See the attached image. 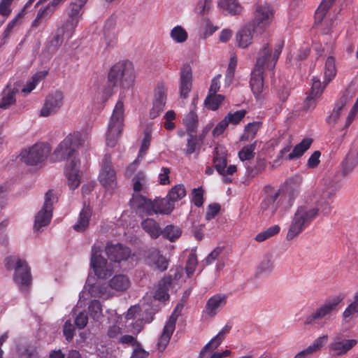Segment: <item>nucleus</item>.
<instances>
[{
	"instance_id": "obj_1",
	"label": "nucleus",
	"mask_w": 358,
	"mask_h": 358,
	"mask_svg": "<svg viewBox=\"0 0 358 358\" xmlns=\"http://www.w3.org/2000/svg\"><path fill=\"white\" fill-rule=\"evenodd\" d=\"M340 187L341 183L336 173L327 174L322 185L308 192L304 204L298 207L289 225L287 239L292 240L301 234L318 215L320 210L324 215H328L331 211L333 198Z\"/></svg>"
},
{
	"instance_id": "obj_2",
	"label": "nucleus",
	"mask_w": 358,
	"mask_h": 358,
	"mask_svg": "<svg viewBox=\"0 0 358 358\" xmlns=\"http://www.w3.org/2000/svg\"><path fill=\"white\" fill-rule=\"evenodd\" d=\"M282 46L283 43H282L277 46L273 52H271L268 43H266L259 52L255 67L252 72L250 82L251 90L255 96L260 94L262 92L264 87V71L265 69L273 70L282 52Z\"/></svg>"
},
{
	"instance_id": "obj_3",
	"label": "nucleus",
	"mask_w": 358,
	"mask_h": 358,
	"mask_svg": "<svg viewBox=\"0 0 358 358\" xmlns=\"http://www.w3.org/2000/svg\"><path fill=\"white\" fill-rule=\"evenodd\" d=\"M135 79L134 68L129 62H119L113 65L108 75L107 90L113 87H129Z\"/></svg>"
},
{
	"instance_id": "obj_4",
	"label": "nucleus",
	"mask_w": 358,
	"mask_h": 358,
	"mask_svg": "<svg viewBox=\"0 0 358 358\" xmlns=\"http://www.w3.org/2000/svg\"><path fill=\"white\" fill-rule=\"evenodd\" d=\"M5 266L8 270L15 269L14 280L22 292H27L31 285L32 276L30 267L25 260L13 256L5 259Z\"/></svg>"
},
{
	"instance_id": "obj_5",
	"label": "nucleus",
	"mask_w": 358,
	"mask_h": 358,
	"mask_svg": "<svg viewBox=\"0 0 358 358\" xmlns=\"http://www.w3.org/2000/svg\"><path fill=\"white\" fill-rule=\"evenodd\" d=\"M85 136L80 133L68 135L57 147L54 155L57 161L76 159V153L78 148L85 145Z\"/></svg>"
},
{
	"instance_id": "obj_6",
	"label": "nucleus",
	"mask_w": 358,
	"mask_h": 358,
	"mask_svg": "<svg viewBox=\"0 0 358 358\" xmlns=\"http://www.w3.org/2000/svg\"><path fill=\"white\" fill-rule=\"evenodd\" d=\"M123 122L124 105L121 101H118L108 123L106 134V145L108 146L113 148L117 144V140L123 129Z\"/></svg>"
},
{
	"instance_id": "obj_7",
	"label": "nucleus",
	"mask_w": 358,
	"mask_h": 358,
	"mask_svg": "<svg viewBox=\"0 0 358 358\" xmlns=\"http://www.w3.org/2000/svg\"><path fill=\"white\" fill-rule=\"evenodd\" d=\"M281 189L267 185L264 189V198L260 204L259 213L266 217H271L276 213L280 201Z\"/></svg>"
},
{
	"instance_id": "obj_8",
	"label": "nucleus",
	"mask_w": 358,
	"mask_h": 358,
	"mask_svg": "<svg viewBox=\"0 0 358 358\" xmlns=\"http://www.w3.org/2000/svg\"><path fill=\"white\" fill-rule=\"evenodd\" d=\"M50 152L48 144L38 143L28 150L22 151L20 160L27 165L34 166L43 162Z\"/></svg>"
},
{
	"instance_id": "obj_9",
	"label": "nucleus",
	"mask_w": 358,
	"mask_h": 358,
	"mask_svg": "<svg viewBox=\"0 0 358 358\" xmlns=\"http://www.w3.org/2000/svg\"><path fill=\"white\" fill-rule=\"evenodd\" d=\"M213 165L216 171L223 176V180L225 183L231 182V179L228 176L233 175L236 171V166L230 165L227 168V154L224 148L217 146L215 148Z\"/></svg>"
},
{
	"instance_id": "obj_10",
	"label": "nucleus",
	"mask_w": 358,
	"mask_h": 358,
	"mask_svg": "<svg viewBox=\"0 0 358 358\" xmlns=\"http://www.w3.org/2000/svg\"><path fill=\"white\" fill-rule=\"evenodd\" d=\"M101 252L100 247L95 245L92 246L90 265L96 275L99 278L104 279L112 274L113 268L112 264L101 256Z\"/></svg>"
},
{
	"instance_id": "obj_11",
	"label": "nucleus",
	"mask_w": 358,
	"mask_h": 358,
	"mask_svg": "<svg viewBox=\"0 0 358 358\" xmlns=\"http://www.w3.org/2000/svg\"><path fill=\"white\" fill-rule=\"evenodd\" d=\"M57 200L52 190H48L45 195V202L40 211L35 216L34 229L39 231L49 224L52 216V206Z\"/></svg>"
},
{
	"instance_id": "obj_12",
	"label": "nucleus",
	"mask_w": 358,
	"mask_h": 358,
	"mask_svg": "<svg viewBox=\"0 0 358 358\" xmlns=\"http://www.w3.org/2000/svg\"><path fill=\"white\" fill-rule=\"evenodd\" d=\"M183 307V303H178L171 315L170 316L169 320L166 323L163 331L160 337L159 338L157 344V349L159 352H163L166 349L167 345L169 344L173 332L175 330L176 323L178 317L180 315V312L182 311Z\"/></svg>"
},
{
	"instance_id": "obj_13",
	"label": "nucleus",
	"mask_w": 358,
	"mask_h": 358,
	"mask_svg": "<svg viewBox=\"0 0 358 358\" xmlns=\"http://www.w3.org/2000/svg\"><path fill=\"white\" fill-rule=\"evenodd\" d=\"M342 300L343 297L340 296H336L326 300L315 312L306 317L304 325H312L316 320L325 318L331 312L336 310L337 306Z\"/></svg>"
},
{
	"instance_id": "obj_14",
	"label": "nucleus",
	"mask_w": 358,
	"mask_h": 358,
	"mask_svg": "<svg viewBox=\"0 0 358 358\" xmlns=\"http://www.w3.org/2000/svg\"><path fill=\"white\" fill-rule=\"evenodd\" d=\"M100 183L106 188H113L116 185V173L112 166L110 155H105L99 176Z\"/></svg>"
},
{
	"instance_id": "obj_15",
	"label": "nucleus",
	"mask_w": 358,
	"mask_h": 358,
	"mask_svg": "<svg viewBox=\"0 0 358 358\" xmlns=\"http://www.w3.org/2000/svg\"><path fill=\"white\" fill-rule=\"evenodd\" d=\"M64 100L63 93L60 91L49 94L44 101L43 108L41 110L40 115L48 117L55 114L62 106Z\"/></svg>"
},
{
	"instance_id": "obj_16",
	"label": "nucleus",
	"mask_w": 358,
	"mask_h": 358,
	"mask_svg": "<svg viewBox=\"0 0 358 358\" xmlns=\"http://www.w3.org/2000/svg\"><path fill=\"white\" fill-rule=\"evenodd\" d=\"M273 17V10L268 4H258L255 13V20L251 23L259 29L260 33H262L271 22Z\"/></svg>"
},
{
	"instance_id": "obj_17",
	"label": "nucleus",
	"mask_w": 358,
	"mask_h": 358,
	"mask_svg": "<svg viewBox=\"0 0 358 358\" xmlns=\"http://www.w3.org/2000/svg\"><path fill=\"white\" fill-rule=\"evenodd\" d=\"M131 206L141 217L152 215L155 213V202L139 194H134L130 201Z\"/></svg>"
},
{
	"instance_id": "obj_18",
	"label": "nucleus",
	"mask_w": 358,
	"mask_h": 358,
	"mask_svg": "<svg viewBox=\"0 0 358 358\" xmlns=\"http://www.w3.org/2000/svg\"><path fill=\"white\" fill-rule=\"evenodd\" d=\"M357 343L356 339H345L344 336L338 333L329 344V350L334 352V356H342L345 355Z\"/></svg>"
},
{
	"instance_id": "obj_19",
	"label": "nucleus",
	"mask_w": 358,
	"mask_h": 358,
	"mask_svg": "<svg viewBox=\"0 0 358 358\" xmlns=\"http://www.w3.org/2000/svg\"><path fill=\"white\" fill-rule=\"evenodd\" d=\"M192 69L189 64H183L180 69V95L187 99L192 87Z\"/></svg>"
},
{
	"instance_id": "obj_20",
	"label": "nucleus",
	"mask_w": 358,
	"mask_h": 358,
	"mask_svg": "<svg viewBox=\"0 0 358 358\" xmlns=\"http://www.w3.org/2000/svg\"><path fill=\"white\" fill-rule=\"evenodd\" d=\"M105 250L108 259L115 262L127 261L131 256L129 248L120 243H108Z\"/></svg>"
},
{
	"instance_id": "obj_21",
	"label": "nucleus",
	"mask_w": 358,
	"mask_h": 358,
	"mask_svg": "<svg viewBox=\"0 0 358 358\" xmlns=\"http://www.w3.org/2000/svg\"><path fill=\"white\" fill-rule=\"evenodd\" d=\"M166 100V89L163 83H159L157 85L153 100V106L150 112V116L154 119L159 116L164 110Z\"/></svg>"
},
{
	"instance_id": "obj_22",
	"label": "nucleus",
	"mask_w": 358,
	"mask_h": 358,
	"mask_svg": "<svg viewBox=\"0 0 358 358\" xmlns=\"http://www.w3.org/2000/svg\"><path fill=\"white\" fill-rule=\"evenodd\" d=\"M258 28L255 24L249 22L236 34V41L239 47L245 48L248 47L252 42V33L257 31Z\"/></svg>"
},
{
	"instance_id": "obj_23",
	"label": "nucleus",
	"mask_w": 358,
	"mask_h": 358,
	"mask_svg": "<svg viewBox=\"0 0 358 358\" xmlns=\"http://www.w3.org/2000/svg\"><path fill=\"white\" fill-rule=\"evenodd\" d=\"M78 164L79 161L75 159L69 161L66 164V172L68 178L69 186L71 189L77 188L80 183L78 169Z\"/></svg>"
},
{
	"instance_id": "obj_24",
	"label": "nucleus",
	"mask_w": 358,
	"mask_h": 358,
	"mask_svg": "<svg viewBox=\"0 0 358 358\" xmlns=\"http://www.w3.org/2000/svg\"><path fill=\"white\" fill-rule=\"evenodd\" d=\"M299 194L298 185L293 179L287 181L285 189H281V195L280 196L282 202L287 201V206L290 207L292 206L295 199Z\"/></svg>"
},
{
	"instance_id": "obj_25",
	"label": "nucleus",
	"mask_w": 358,
	"mask_h": 358,
	"mask_svg": "<svg viewBox=\"0 0 358 358\" xmlns=\"http://www.w3.org/2000/svg\"><path fill=\"white\" fill-rule=\"evenodd\" d=\"M327 335H323L317 338L314 341L313 344L298 352L294 358H310L313 354L321 350L322 347L327 343Z\"/></svg>"
},
{
	"instance_id": "obj_26",
	"label": "nucleus",
	"mask_w": 358,
	"mask_h": 358,
	"mask_svg": "<svg viewBox=\"0 0 358 358\" xmlns=\"http://www.w3.org/2000/svg\"><path fill=\"white\" fill-rule=\"evenodd\" d=\"M227 295L217 294L210 297L206 305V312L210 316H215L217 311L227 303Z\"/></svg>"
},
{
	"instance_id": "obj_27",
	"label": "nucleus",
	"mask_w": 358,
	"mask_h": 358,
	"mask_svg": "<svg viewBox=\"0 0 358 358\" xmlns=\"http://www.w3.org/2000/svg\"><path fill=\"white\" fill-rule=\"evenodd\" d=\"M358 165V148L351 149L342 162V175L347 176Z\"/></svg>"
},
{
	"instance_id": "obj_28",
	"label": "nucleus",
	"mask_w": 358,
	"mask_h": 358,
	"mask_svg": "<svg viewBox=\"0 0 358 358\" xmlns=\"http://www.w3.org/2000/svg\"><path fill=\"white\" fill-rule=\"evenodd\" d=\"M148 264L154 265L161 272L166 271L169 260L164 257L159 250H153L148 256Z\"/></svg>"
},
{
	"instance_id": "obj_29",
	"label": "nucleus",
	"mask_w": 358,
	"mask_h": 358,
	"mask_svg": "<svg viewBox=\"0 0 358 358\" xmlns=\"http://www.w3.org/2000/svg\"><path fill=\"white\" fill-rule=\"evenodd\" d=\"M323 90L321 82L319 79L313 78L310 92L304 102V109L308 110L315 105V98L319 96Z\"/></svg>"
},
{
	"instance_id": "obj_30",
	"label": "nucleus",
	"mask_w": 358,
	"mask_h": 358,
	"mask_svg": "<svg viewBox=\"0 0 358 358\" xmlns=\"http://www.w3.org/2000/svg\"><path fill=\"white\" fill-rule=\"evenodd\" d=\"M92 215V210L89 206L84 204L83 208L79 214L77 222L73 228L77 232H83L89 225V220Z\"/></svg>"
},
{
	"instance_id": "obj_31",
	"label": "nucleus",
	"mask_w": 358,
	"mask_h": 358,
	"mask_svg": "<svg viewBox=\"0 0 358 358\" xmlns=\"http://www.w3.org/2000/svg\"><path fill=\"white\" fill-rule=\"evenodd\" d=\"M352 98L350 95V92L346 91L345 93L341 97L339 101L336 103V106L331 113L327 117V122L329 124H334L338 119L341 112L347 102Z\"/></svg>"
},
{
	"instance_id": "obj_32",
	"label": "nucleus",
	"mask_w": 358,
	"mask_h": 358,
	"mask_svg": "<svg viewBox=\"0 0 358 358\" xmlns=\"http://www.w3.org/2000/svg\"><path fill=\"white\" fill-rule=\"evenodd\" d=\"M171 283L172 277L171 275L164 277L159 283L158 288L155 294V299L162 301L169 299V295L168 291Z\"/></svg>"
},
{
	"instance_id": "obj_33",
	"label": "nucleus",
	"mask_w": 358,
	"mask_h": 358,
	"mask_svg": "<svg viewBox=\"0 0 358 358\" xmlns=\"http://www.w3.org/2000/svg\"><path fill=\"white\" fill-rule=\"evenodd\" d=\"M17 92V89L12 88L10 85H8L1 94L0 108L8 109L10 106L14 105L16 102L15 94Z\"/></svg>"
},
{
	"instance_id": "obj_34",
	"label": "nucleus",
	"mask_w": 358,
	"mask_h": 358,
	"mask_svg": "<svg viewBox=\"0 0 358 358\" xmlns=\"http://www.w3.org/2000/svg\"><path fill=\"white\" fill-rule=\"evenodd\" d=\"M109 286L117 292H124L130 286V280L126 275H115L109 281Z\"/></svg>"
},
{
	"instance_id": "obj_35",
	"label": "nucleus",
	"mask_w": 358,
	"mask_h": 358,
	"mask_svg": "<svg viewBox=\"0 0 358 358\" xmlns=\"http://www.w3.org/2000/svg\"><path fill=\"white\" fill-rule=\"evenodd\" d=\"M155 213L169 215L175 208L174 203L170 198L166 197L158 200H155Z\"/></svg>"
},
{
	"instance_id": "obj_36",
	"label": "nucleus",
	"mask_w": 358,
	"mask_h": 358,
	"mask_svg": "<svg viewBox=\"0 0 358 358\" xmlns=\"http://www.w3.org/2000/svg\"><path fill=\"white\" fill-rule=\"evenodd\" d=\"M142 228L150 234L152 238H158L162 232L159 224L153 219L147 218L141 222Z\"/></svg>"
},
{
	"instance_id": "obj_37",
	"label": "nucleus",
	"mask_w": 358,
	"mask_h": 358,
	"mask_svg": "<svg viewBox=\"0 0 358 358\" xmlns=\"http://www.w3.org/2000/svg\"><path fill=\"white\" fill-rule=\"evenodd\" d=\"M313 140L311 138H304L299 144H297L293 149L292 152L289 153L286 159L292 160L295 158L301 157L303 153L310 148Z\"/></svg>"
},
{
	"instance_id": "obj_38",
	"label": "nucleus",
	"mask_w": 358,
	"mask_h": 358,
	"mask_svg": "<svg viewBox=\"0 0 358 358\" xmlns=\"http://www.w3.org/2000/svg\"><path fill=\"white\" fill-rule=\"evenodd\" d=\"M87 1V0H71L67 10L69 18H76L77 20H79L83 14L82 8Z\"/></svg>"
},
{
	"instance_id": "obj_39",
	"label": "nucleus",
	"mask_w": 358,
	"mask_h": 358,
	"mask_svg": "<svg viewBox=\"0 0 358 358\" xmlns=\"http://www.w3.org/2000/svg\"><path fill=\"white\" fill-rule=\"evenodd\" d=\"M218 5L231 15H238L242 10V7L238 0H220Z\"/></svg>"
},
{
	"instance_id": "obj_40",
	"label": "nucleus",
	"mask_w": 358,
	"mask_h": 358,
	"mask_svg": "<svg viewBox=\"0 0 358 358\" xmlns=\"http://www.w3.org/2000/svg\"><path fill=\"white\" fill-rule=\"evenodd\" d=\"M88 291L91 296L94 298H108L110 296L108 287L106 284H101L100 282L94 283L90 286Z\"/></svg>"
},
{
	"instance_id": "obj_41",
	"label": "nucleus",
	"mask_w": 358,
	"mask_h": 358,
	"mask_svg": "<svg viewBox=\"0 0 358 358\" xmlns=\"http://www.w3.org/2000/svg\"><path fill=\"white\" fill-rule=\"evenodd\" d=\"M336 74V69L335 59L331 56L328 57L325 62L324 83L325 85L329 83L335 77Z\"/></svg>"
},
{
	"instance_id": "obj_42",
	"label": "nucleus",
	"mask_w": 358,
	"mask_h": 358,
	"mask_svg": "<svg viewBox=\"0 0 358 358\" xmlns=\"http://www.w3.org/2000/svg\"><path fill=\"white\" fill-rule=\"evenodd\" d=\"M334 1L335 0H322L315 14V20L316 23L322 22Z\"/></svg>"
},
{
	"instance_id": "obj_43",
	"label": "nucleus",
	"mask_w": 358,
	"mask_h": 358,
	"mask_svg": "<svg viewBox=\"0 0 358 358\" xmlns=\"http://www.w3.org/2000/svg\"><path fill=\"white\" fill-rule=\"evenodd\" d=\"M186 195V189L183 185L178 184L173 186L169 192L167 197L170 198L173 203L182 199Z\"/></svg>"
},
{
	"instance_id": "obj_44",
	"label": "nucleus",
	"mask_w": 358,
	"mask_h": 358,
	"mask_svg": "<svg viewBox=\"0 0 358 358\" xmlns=\"http://www.w3.org/2000/svg\"><path fill=\"white\" fill-rule=\"evenodd\" d=\"M224 97L221 94H208L205 99V106L210 110H215L218 108L220 104L222 102Z\"/></svg>"
},
{
	"instance_id": "obj_45",
	"label": "nucleus",
	"mask_w": 358,
	"mask_h": 358,
	"mask_svg": "<svg viewBox=\"0 0 358 358\" xmlns=\"http://www.w3.org/2000/svg\"><path fill=\"white\" fill-rule=\"evenodd\" d=\"M181 234L180 227L172 224L167 225L162 232L164 237L172 242L178 238Z\"/></svg>"
},
{
	"instance_id": "obj_46",
	"label": "nucleus",
	"mask_w": 358,
	"mask_h": 358,
	"mask_svg": "<svg viewBox=\"0 0 358 358\" xmlns=\"http://www.w3.org/2000/svg\"><path fill=\"white\" fill-rule=\"evenodd\" d=\"M183 121L187 128V133H196L198 124V117L194 112L190 111L186 115Z\"/></svg>"
},
{
	"instance_id": "obj_47",
	"label": "nucleus",
	"mask_w": 358,
	"mask_h": 358,
	"mask_svg": "<svg viewBox=\"0 0 358 358\" xmlns=\"http://www.w3.org/2000/svg\"><path fill=\"white\" fill-rule=\"evenodd\" d=\"M222 339L217 336H215L211 341L207 343L201 350L199 357L200 358H207V352H211L215 350L222 342Z\"/></svg>"
},
{
	"instance_id": "obj_48",
	"label": "nucleus",
	"mask_w": 358,
	"mask_h": 358,
	"mask_svg": "<svg viewBox=\"0 0 358 358\" xmlns=\"http://www.w3.org/2000/svg\"><path fill=\"white\" fill-rule=\"evenodd\" d=\"M171 37L176 43H184L187 38V33L181 26H176L171 31Z\"/></svg>"
},
{
	"instance_id": "obj_49",
	"label": "nucleus",
	"mask_w": 358,
	"mask_h": 358,
	"mask_svg": "<svg viewBox=\"0 0 358 358\" xmlns=\"http://www.w3.org/2000/svg\"><path fill=\"white\" fill-rule=\"evenodd\" d=\"M76 18H69L62 26L59 31L62 34L66 35L68 38L71 37L76 27L78 24Z\"/></svg>"
},
{
	"instance_id": "obj_50",
	"label": "nucleus",
	"mask_w": 358,
	"mask_h": 358,
	"mask_svg": "<svg viewBox=\"0 0 358 358\" xmlns=\"http://www.w3.org/2000/svg\"><path fill=\"white\" fill-rule=\"evenodd\" d=\"M256 143L244 146L238 152V157L241 161L250 160L255 157Z\"/></svg>"
},
{
	"instance_id": "obj_51",
	"label": "nucleus",
	"mask_w": 358,
	"mask_h": 358,
	"mask_svg": "<svg viewBox=\"0 0 358 358\" xmlns=\"http://www.w3.org/2000/svg\"><path fill=\"white\" fill-rule=\"evenodd\" d=\"M280 228L278 225H273L256 236L255 240L262 242L280 232Z\"/></svg>"
},
{
	"instance_id": "obj_52",
	"label": "nucleus",
	"mask_w": 358,
	"mask_h": 358,
	"mask_svg": "<svg viewBox=\"0 0 358 358\" xmlns=\"http://www.w3.org/2000/svg\"><path fill=\"white\" fill-rule=\"evenodd\" d=\"M88 310L94 320H98L102 316L101 304L99 300H92L88 306Z\"/></svg>"
},
{
	"instance_id": "obj_53",
	"label": "nucleus",
	"mask_w": 358,
	"mask_h": 358,
	"mask_svg": "<svg viewBox=\"0 0 358 358\" xmlns=\"http://www.w3.org/2000/svg\"><path fill=\"white\" fill-rule=\"evenodd\" d=\"M188 134V139H187V148L186 150V153L187 155L192 154L195 152L197 150L200 149V145L199 143V141L196 133H187Z\"/></svg>"
},
{
	"instance_id": "obj_54",
	"label": "nucleus",
	"mask_w": 358,
	"mask_h": 358,
	"mask_svg": "<svg viewBox=\"0 0 358 358\" xmlns=\"http://www.w3.org/2000/svg\"><path fill=\"white\" fill-rule=\"evenodd\" d=\"M260 122H253L248 124L245 127V134L243 136V138L245 140H250L253 138L260 128Z\"/></svg>"
},
{
	"instance_id": "obj_55",
	"label": "nucleus",
	"mask_w": 358,
	"mask_h": 358,
	"mask_svg": "<svg viewBox=\"0 0 358 358\" xmlns=\"http://www.w3.org/2000/svg\"><path fill=\"white\" fill-rule=\"evenodd\" d=\"M114 26L113 21H108L103 27V35L108 45L113 43L115 38Z\"/></svg>"
},
{
	"instance_id": "obj_56",
	"label": "nucleus",
	"mask_w": 358,
	"mask_h": 358,
	"mask_svg": "<svg viewBox=\"0 0 358 358\" xmlns=\"http://www.w3.org/2000/svg\"><path fill=\"white\" fill-rule=\"evenodd\" d=\"M266 166V162L264 159L257 158L256 164L254 167H248V173L255 177L259 173H262Z\"/></svg>"
},
{
	"instance_id": "obj_57",
	"label": "nucleus",
	"mask_w": 358,
	"mask_h": 358,
	"mask_svg": "<svg viewBox=\"0 0 358 358\" xmlns=\"http://www.w3.org/2000/svg\"><path fill=\"white\" fill-rule=\"evenodd\" d=\"M246 114L245 110H237L234 113L229 112L226 116V119L227 120L229 124H238L242 119L245 117Z\"/></svg>"
},
{
	"instance_id": "obj_58",
	"label": "nucleus",
	"mask_w": 358,
	"mask_h": 358,
	"mask_svg": "<svg viewBox=\"0 0 358 358\" xmlns=\"http://www.w3.org/2000/svg\"><path fill=\"white\" fill-rule=\"evenodd\" d=\"M20 358H38L36 349L33 345H27L19 349Z\"/></svg>"
},
{
	"instance_id": "obj_59",
	"label": "nucleus",
	"mask_w": 358,
	"mask_h": 358,
	"mask_svg": "<svg viewBox=\"0 0 358 358\" xmlns=\"http://www.w3.org/2000/svg\"><path fill=\"white\" fill-rule=\"evenodd\" d=\"M197 263L196 255L194 253L189 254L185 266L186 273L188 277H190L194 273Z\"/></svg>"
},
{
	"instance_id": "obj_60",
	"label": "nucleus",
	"mask_w": 358,
	"mask_h": 358,
	"mask_svg": "<svg viewBox=\"0 0 358 358\" xmlns=\"http://www.w3.org/2000/svg\"><path fill=\"white\" fill-rule=\"evenodd\" d=\"M273 268V262L272 261L271 255H266L262 261L260 262L258 269L261 272L271 271Z\"/></svg>"
},
{
	"instance_id": "obj_61",
	"label": "nucleus",
	"mask_w": 358,
	"mask_h": 358,
	"mask_svg": "<svg viewBox=\"0 0 358 358\" xmlns=\"http://www.w3.org/2000/svg\"><path fill=\"white\" fill-rule=\"evenodd\" d=\"M75 330L73 324H71L69 320L64 323L63 327V334L67 341L70 342L73 340L75 334Z\"/></svg>"
},
{
	"instance_id": "obj_62",
	"label": "nucleus",
	"mask_w": 358,
	"mask_h": 358,
	"mask_svg": "<svg viewBox=\"0 0 358 358\" xmlns=\"http://www.w3.org/2000/svg\"><path fill=\"white\" fill-rule=\"evenodd\" d=\"M192 202L197 207H201L203 203V192L201 188H194L192 190Z\"/></svg>"
},
{
	"instance_id": "obj_63",
	"label": "nucleus",
	"mask_w": 358,
	"mask_h": 358,
	"mask_svg": "<svg viewBox=\"0 0 358 358\" xmlns=\"http://www.w3.org/2000/svg\"><path fill=\"white\" fill-rule=\"evenodd\" d=\"M355 301L350 303L343 312V315L345 318L358 312V292L355 294Z\"/></svg>"
},
{
	"instance_id": "obj_64",
	"label": "nucleus",
	"mask_w": 358,
	"mask_h": 358,
	"mask_svg": "<svg viewBox=\"0 0 358 358\" xmlns=\"http://www.w3.org/2000/svg\"><path fill=\"white\" fill-rule=\"evenodd\" d=\"M220 210V205L216 203H211L208 206L206 213V219L210 220L214 218Z\"/></svg>"
}]
</instances>
